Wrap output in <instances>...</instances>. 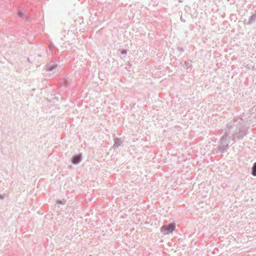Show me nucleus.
<instances>
[{"mask_svg": "<svg viewBox=\"0 0 256 256\" xmlns=\"http://www.w3.org/2000/svg\"><path fill=\"white\" fill-rule=\"evenodd\" d=\"M248 128L246 127L245 122L242 119H237L227 124L225 131L230 136L232 140H242L248 134Z\"/></svg>", "mask_w": 256, "mask_h": 256, "instance_id": "obj_1", "label": "nucleus"}, {"mask_svg": "<svg viewBox=\"0 0 256 256\" xmlns=\"http://www.w3.org/2000/svg\"><path fill=\"white\" fill-rule=\"evenodd\" d=\"M230 139V136H228L225 131L224 134L222 136L218 142V147L214 150L216 153H224L226 152L229 148Z\"/></svg>", "mask_w": 256, "mask_h": 256, "instance_id": "obj_2", "label": "nucleus"}, {"mask_svg": "<svg viewBox=\"0 0 256 256\" xmlns=\"http://www.w3.org/2000/svg\"><path fill=\"white\" fill-rule=\"evenodd\" d=\"M176 228L175 223H170L168 225L164 226L161 228V232L164 234L172 233Z\"/></svg>", "mask_w": 256, "mask_h": 256, "instance_id": "obj_3", "label": "nucleus"}, {"mask_svg": "<svg viewBox=\"0 0 256 256\" xmlns=\"http://www.w3.org/2000/svg\"><path fill=\"white\" fill-rule=\"evenodd\" d=\"M82 160V156L81 154L74 155L72 158V162L73 164H80Z\"/></svg>", "mask_w": 256, "mask_h": 256, "instance_id": "obj_4", "label": "nucleus"}, {"mask_svg": "<svg viewBox=\"0 0 256 256\" xmlns=\"http://www.w3.org/2000/svg\"><path fill=\"white\" fill-rule=\"evenodd\" d=\"M122 144V142L121 141L120 138H116L114 139V148H118V146H121Z\"/></svg>", "mask_w": 256, "mask_h": 256, "instance_id": "obj_5", "label": "nucleus"}, {"mask_svg": "<svg viewBox=\"0 0 256 256\" xmlns=\"http://www.w3.org/2000/svg\"><path fill=\"white\" fill-rule=\"evenodd\" d=\"M256 20V10L254 14H252L248 19V24H251Z\"/></svg>", "mask_w": 256, "mask_h": 256, "instance_id": "obj_6", "label": "nucleus"}, {"mask_svg": "<svg viewBox=\"0 0 256 256\" xmlns=\"http://www.w3.org/2000/svg\"><path fill=\"white\" fill-rule=\"evenodd\" d=\"M251 174L253 176H256V162L253 164L252 168Z\"/></svg>", "mask_w": 256, "mask_h": 256, "instance_id": "obj_7", "label": "nucleus"}, {"mask_svg": "<svg viewBox=\"0 0 256 256\" xmlns=\"http://www.w3.org/2000/svg\"><path fill=\"white\" fill-rule=\"evenodd\" d=\"M18 15L20 18H22L24 16H26V18L28 17V14L26 12H22V11H19Z\"/></svg>", "mask_w": 256, "mask_h": 256, "instance_id": "obj_8", "label": "nucleus"}, {"mask_svg": "<svg viewBox=\"0 0 256 256\" xmlns=\"http://www.w3.org/2000/svg\"><path fill=\"white\" fill-rule=\"evenodd\" d=\"M58 66L55 64H52L50 66H47V69L49 71H52L54 70Z\"/></svg>", "mask_w": 256, "mask_h": 256, "instance_id": "obj_9", "label": "nucleus"}, {"mask_svg": "<svg viewBox=\"0 0 256 256\" xmlns=\"http://www.w3.org/2000/svg\"><path fill=\"white\" fill-rule=\"evenodd\" d=\"M191 62V61L185 62L184 64V67H186V68H188L189 67H190L192 65Z\"/></svg>", "mask_w": 256, "mask_h": 256, "instance_id": "obj_10", "label": "nucleus"}, {"mask_svg": "<svg viewBox=\"0 0 256 256\" xmlns=\"http://www.w3.org/2000/svg\"><path fill=\"white\" fill-rule=\"evenodd\" d=\"M121 54L122 55H126V54H127V50H125V49H122V50H121Z\"/></svg>", "mask_w": 256, "mask_h": 256, "instance_id": "obj_11", "label": "nucleus"}, {"mask_svg": "<svg viewBox=\"0 0 256 256\" xmlns=\"http://www.w3.org/2000/svg\"><path fill=\"white\" fill-rule=\"evenodd\" d=\"M66 202V201L64 200H58V203L59 204H65Z\"/></svg>", "mask_w": 256, "mask_h": 256, "instance_id": "obj_12", "label": "nucleus"}, {"mask_svg": "<svg viewBox=\"0 0 256 256\" xmlns=\"http://www.w3.org/2000/svg\"><path fill=\"white\" fill-rule=\"evenodd\" d=\"M178 50L181 53H182V52H184V49H183L182 48H181V47H178Z\"/></svg>", "mask_w": 256, "mask_h": 256, "instance_id": "obj_13", "label": "nucleus"}, {"mask_svg": "<svg viewBox=\"0 0 256 256\" xmlns=\"http://www.w3.org/2000/svg\"><path fill=\"white\" fill-rule=\"evenodd\" d=\"M54 44H50V46H49V48H50V49H52V48H54Z\"/></svg>", "mask_w": 256, "mask_h": 256, "instance_id": "obj_14", "label": "nucleus"}, {"mask_svg": "<svg viewBox=\"0 0 256 256\" xmlns=\"http://www.w3.org/2000/svg\"><path fill=\"white\" fill-rule=\"evenodd\" d=\"M180 20L182 22H185V20L182 17L180 18Z\"/></svg>", "mask_w": 256, "mask_h": 256, "instance_id": "obj_15", "label": "nucleus"}]
</instances>
